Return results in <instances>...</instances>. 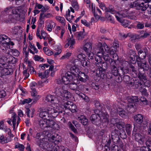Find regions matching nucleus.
I'll use <instances>...</instances> for the list:
<instances>
[{
	"mask_svg": "<svg viewBox=\"0 0 151 151\" xmlns=\"http://www.w3.org/2000/svg\"><path fill=\"white\" fill-rule=\"evenodd\" d=\"M55 93L59 96L55 97L53 95L49 94L47 96L45 100L48 102H50L54 104H61L71 97L70 93L67 90L65 86L57 87L56 88Z\"/></svg>",
	"mask_w": 151,
	"mask_h": 151,
	"instance_id": "f257e3e1",
	"label": "nucleus"
},
{
	"mask_svg": "<svg viewBox=\"0 0 151 151\" xmlns=\"http://www.w3.org/2000/svg\"><path fill=\"white\" fill-rule=\"evenodd\" d=\"M105 56L104 57V60L107 62H109L110 63V69L111 73H110L111 76L109 75V76H108V75H106V76L108 78L110 79L112 78V74L115 76H118V68L117 63L118 62L117 61L118 58V56L116 54H114L113 56V59L111 57L107 56Z\"/></svg>",
	"mask_w": 151,
	"mask_h": 151,
	"instance_id": "f03ea898",
	"label": "nucleus"
},
{
	"mask_svg": "<svg viewBox=\"0 0 151 151\" xmlns=\"http://www.w3.org/2000/svg\"><path fill=\"white\" fill-rule=\"evenodd\" d=\"M139 100L145 105H147L148 103L146 99L144 97H141L139 99L137 96H132L128 99L127 106L128 108H127V110L128 111L129 110H130V109H133V108H134V106H135V104L138 102Z\"/></svg>",
	"mask_w": 151,
	"mask_h": 151,
	"instance_id": "7ed1b4c3",
	"label": "nucleus"
},
{
	"mask_svg": "<svg viewBox=\"0 0 151 151\" xmlns=\"http://www.w3.org/2000/svg\"><path fill=\"white\" fill-rule=\"evenodd\" d=\"M68 100L61 104L63 106L65 110H61L60 111H59V112H60L61 113L64 112V113H68L70 112L67 111L68 110L70 111L73 113L77 112L76 111L77 107L76 105L72 102L67 101Z\"/></svg>",
	"mask_w": 151,
	"mask_h": 151,
	"instance_id": "20e7f679",
	"label": "nucleus"
},
{
	"mask_svg": "<svg viewBox=\"0 0 151 151\" xmlns=\"http://www.w3.org/2000/svg\"><path fill=\"white\" fill-rule=\"evenodd\" d=\"M53 118L54 117L52 116V119L49 117L46 120L47 127H50L53 129L58 130L59 128V126L52 120Z\"/></svg>",
	"mask_w": 151,
	"mask_h": 151,
	"instance_id": "39448f33",
	"label": "nucleus"
},
{
	"mask_svg": "<svg viewBox=\"0 0 151 151\" xmlns=\"http://www.w3.org/2000/svg\"><path fill=\"white\" fill-rule=\"evenodd\" d=\"M37 111L41 113H55L58 112V111L50 107H43L39 108Z\"/></svg>",
	"mask_w": 151,
	"mask_h": 151,
	"instance_id": "423d86ee",
	"label": "nucleus"
},
{
	"mask_svg": "<svg viewBox=\"0 0 151 151\" xmlns=\"http://www.w3.org/2000/svg\"><path fill=\"white\" fill-rule=\"evenodd\" d=\"M124 123L122 121L119 122L118 123L116 124V125L117 128L120 130L119 131L120 136L122 138L124 139L127 137L125 132L123 129V128H124Z\"/></svg>",
	"mask_w": 151,
	"mask_h": 151,
	"instance_id": "0eeeda50",
	"label": "nucleus"
},
{
	"mask_svg": "<svg viewBox=\"0 0 151 151\" xmlns=\"http://www.w3.org/2000/svg\"><path fill=\"white\" fill-rule=\"evenodd\" d=\"M135 140L141 145H143L146 142V139L142 134L136 133L134 135Z\"/></svg>",
	"mask_w": 151,
	"mask_h": 151,
	"instance_id": "6e6552de",
	"label": "nucleus"
},
{
	"mask_svg": "<svg viewBox=\"0 0 151 151\" xmlns=\"http://www.w3.org/2000/svg\"><path fill=\"white\" fill-rule=\"evenodd\" d=\"M12 124L14 128H15L16 124H17V126H18L19 124L20 119L18 115L16 114H14L13 116H12L11 118Z\"/></svg>",
	"mask_w": 151,
	"mask_h": 151,
	"instance_id": "1a4fd4ad",
	"label": "nucleus"
},
{
	"mask_svg": "<svg viewBox=\"0 0 151 151\" xmlns=\"http://www.w3.org/2000/svg\"><path fill=\"white\" fill-rule=\"evenodd\" d=\"M138 55L136 56L137 62H140L142 60H143L146 58L147 55L145 54L143 52L142 50H141L138 51Z\"/></svg>",
	"mask_w": 151,
	"mask_h": 151,
	"instance_id": "9d476101",
	"label": "nucleus"
},
{
	"mask_svg": "<svg viewBox=\"0 0 151 151\" xmlns=\"http://www.w3.org/2000/svg\"><path fill=\"white\" fill-rule=\"evenodd\" d=\"M78 75V79L81 81L83 82H85L88 78V76L84 73L81 72H79Z\"/></svg>",
	"mask_w": 151,
	"mask_h": 151,
	"instance_id": "9b49d317",
	"label": "nucleus"
},
{
	"mask_svg": "<svg viewBox=\"0 0 151 151\" xmlns=\"http://www.w3.org/2000/svg\"><path fill=\"white\" fill-rule=\"evenodd\" d=\"M137 76L139 80L142 82L146 81L147 79L145 71H142L141 70V69H139V73Z\"/></svg>",
	"mask_w": 151,
	"mask_h": 151,
	"instance_id": "f8f14e48",
	"label": "nucleus"
},
{
	"mask_svg": "<svg viewBox=\"0 0 151 151\" xmlns=\"http://www.w3.org/2000/svg\"><path fill=\"white\" fill-rule=\"evenodd\" d=\"M139 63H138V66H139V69H141V70L143 69V71H147L149 69V66L147 63L144 62V63H142L139 62Z\"/></svg>",
	"mask_w": 151,
	"mask_h": 151,
	"instance_id": "ddd939ff",
	"label": "nucleus"
},
{
	"mask_svg": "<svg viewBox=\"0 0 151 151\" xmlns=\"http://www.w3.org/2000/svg\"><path fill=\"white\" fill-rule=\"evenodd\" d=\"M149 4H145L144 3L142 2L141 3L138 4L137 9L140 10L142 11H144L146 10L148 7H149Z\"/></svg>",
	"mask_w": 151,
	"mask_h": 151,
	"instance_id": "4468645a",
	"label": "nucleus"
},
{
	"mask_svg": "<svg viewBox=\"0 0 151 151\" xmlns=\"http://www.w3.org/2000/svg\"><path fill=\"white\" fill-rule=\"evenodd\" d=\"M9 50H8V51L7 53L8 54V55L7 56V57L6 58H5V59L4 60L5 62H6H6H8L9 63H10L14 64L16 61V59L11 55H9Z\"/></svg>",
	"mask_w": 151,
	"mask_h": 151,
	"instance_id": "2eb2a0df",
	"label": "nucleus"
},
{
	"mask_svg": "<svg viewBox=\"0 0 151 151\" xmlns=\"http://www.w3.org/2000/svg\"><path fill=\"white\" fill-rule=\"evenodd\" d=\"M9 38L7 36L5 35H0V43L3 45L6 44L9 42Z\"/></svg>",
	"mask_w": 151,
	"mask_h": 151,
	"instance_id": "dca6fc26",
	"label": "nucleus"
},
{
	"mask_svg": "<svg viewBox=\"0 0 151 151\" xmlns=\"http://www.w3.org/2000/svg\"><path fill=\"white\" fill-rule=\"evenodd\" d=\"M105 70L99 68L96 71V76L99 77V79L101 78H103L104 76Z\"/></svg>",
	"mask_w": 151,
	"mask_h": 151,
	"instance_id": "f3484780",
	"label": "nucleus"
},
{
	"mask_svg": "<svg viewBox=\"0 0 151 151\" xmlns=\"http://www.w3.org/2000/svg\"><path fill=\"white\" fill-rule=\"evenodd\" d=\"M92 48L91 43L90 42L86 43L84 46L83 49L86 53L91 52Z\"/></svg>",
	"mask_w": 151,
	"mask_h": 151,
	"instance_id": "a211bd4d",
	"label": "nucleus"
},
{
	"mask_svg": "<svg viewBox=\"0 0 151 151\" xmlns=\"http://www.w3.org/2000/svg\"><path fill=\"white\" fill-rule=\"evenodd\" d=\"M94 103L95 107L97 109H95L93 110L94 112V113H100L101 112V113H102V112L101 111L100 109V104L99 103V101H98L95 100L94 101Z\"/></svg>",
	"mask_w": 151,
	"mask_h": 151,
	"instance_id": "6ab92c4d",
	"label": "nucleus"
},
{
	"mask_svg": "<svg viewBox=\"0 0 151 151\" xmlns=\"http://www.w3.org/2000/svg\"><path fill=\"white\" fill-rule=\"evenodd\" d=\"M74 36L77 39L82 40L84 38L85 35L83 32H79L75 33Z\"/></svg>",
	"mask_w": 151,
	"mask_h": 151,
	"instance_id": "aec40b11",
	"label": "nucleus"
},
{
	"mask_svg": "<svg viewBox=\"0 0 151 151\" xmlns=\"http://www.w3.org/2000/svg\"><path fill=\"white\" fill-rule=\"evenodd\" d=\"M78 119L79 122L83 125H86L87 124L88 119L85 116L81 115L78 117Z\"/></svg>",
	"mask_w": 151,
	"mask_h": 151,
	"instance_id": "412c9836",
	"label": "nucleus"
},
{
	"mask_svg": "<svg viewBox=\"0 0 151 151\" xmlns=\"http://www.w3.org/2000/svg\"><path fill=\"white\" fill-rule=\"evenodd\" d=\"M143 117L141 114H138L134 117L135 121L138 123L140 124L143 121Z\"/></svg>",
	"mask_w": 151,
	"mask_h": 151,
	"instance_id": "4be33fe9",
	"label": "nucleus"
},
{
	"mask_svg": "<svg viewBox=\"0 0 151 151\" xmlns=\"http://www.w3.org/2000/svg\"><path fill=\"white\" fill-rule=\"evenodd\" d=\"M52 16V15L49 13L44 14V13H41L40 16V20L41 21L45 18H48Z\"/></svg>",
	"mask_w": 151,
	"mask_h": 151,
	"instance_id": "5701e85b",
	"label": "nucleus"
},
{
	"mask_svg": "<svg viewBox=\"0 0 151 151\" xmlns=\"http://www.w3.org/2000/svg\"><path fill=\"white\" fill-rule=\"evenodd\" d=\"M98 65H96L98 67H99L100 69L105 70L107 69L108 67V65L106 62H103L102 63H101L100 64H98Z\"/></svg>",
	"mask_w": 151,
	"mask_h": 151,
	"instance_id": "b1692460",
	"label": "nucleus"
},
{
	"mask_svg": "<svg viewBox=\"0 0 151 151\" xmlns=\"http://www.w3.org/2000/svg\"><path fill=\"white\" fill-rule=\"evenodd\" d=\"M10 141L11 140L7 139L6 137H5L3 135H0V143L4 144Z\"/></svg>",
	"mask_w": 151,
	"mask_h": 151,
	"instance_id": "393cba45",
	"label": "nucleus"
},
{
	"mask_svg": "<svg viewBox=\"0 0 151 151\" xmlns=\"http://www.w3.org/2000/svg\"><path fill=\"white\" fill-rule=\"evenodd\" d=\"M106 12L107 13L110 12L112 14H119L118 12L117 13L116 11L115 10L114 7L112 6H109L108 9H107L106 10Z\"/></svg>",
	"mask_w": 151,
	"mask_h": 151,
	"instance_id": "a878e982",
	"label": "nucleus"
},
{
	"mask_svg": "<svg viewBox=\"0 0 151 151\" xmlns=\"http://www.w3.org/2000/svg\"><path fill=\"white\" fill-rule=\"evenodd\" d=\"M130 70L131 72V73L132 75V77H136L137 76V71L136 70V68H135L133 66H131Z\"/></svg>",
	"mask_w": 151,
	"mask_h": 151,
	"instance_id": "bb28decb",
	"label": "nucleus"
},
{
	"mask_svg": "<svg viewBox=\"0 0 151 151\" xmlns=\"http://www.w3.org/2000/svg\"><path fill=\"white\" fill-rule=\"evenodd\" d=\"M70 70L73 76H76L78 74V68L76 66H74L71 67L70 68Z\"/></svg>",
	"mask_w": 151,
	"mask_h": 151,
	"instance_id": "cd10ccee",
	"label": "nucleus"
},
{
	"mask_svg": "<svg viewBox=\"0 0 151 151\" xmlns=\"http://www.w3.org/2000/svg\"><path fill=\"white\" fill-rule=\"evenodd\" d=\"M103 46L104 47V49L108 53H110L111 54L112 53L113 54V55H112V57L113 58V56L114 54H116V53H114V51H111L110 50L109 47V46L107 45L106 43H103Z\"/></svg>",
	"mask_w": 151,
	"mask_h": 151,
	"instance_id": "c85d7f7f",
	"label": "nucleus"
},
{
	"mask_svg": "<svg viewBox=\"0 0 151 151\" xmlns=\"http://www.w3.org/2000/svg\"><path fill=\"white\" fill-rule=\"evenodd\" d=\"M82 65L83 67H89L90 66V62L87 60L84 59L81 61Z\"/></svg>",
	"mask_w": 151,
	"mask_h": 151,
	"instance_id": "c756f323",
	"label": "nucleus"
},
{
	"mask_svg": "<svg viewBox=\"0 0 151 151\" xmlns=\"http://www.w3.org/2000/svg\"><path fill=\"white\" fill-rule=\"evenodd\" d=\"M71 5L72 7L74 8L76 10H78L79 7L78 4L76 0H72Z\"/></svg>",
	"mask_w": 151,
	"mask_h": 151,
	"instance_id": "7c9ffc66",
	"label": "nucleus"
},
{
	"mask_svg": "<svg viewBox=\"0 0 151 151\" xmlns=\"http://www.w3.org/2000/svg\"><path fill=\"white\" fill-rule=\"evenodd\" d=\"M39 116L40 117L45 120H47L49 117H50L51 119L52 118V114H39Z\"/></svg>",
	"mask_w": 151,
	"mask_h": 151,
	"instance_id": "2f4dec72",
	"label": "nucleus"
},
{
	"mask_svg": "<svg viewBox=\"0 0 151 151\" xmlns=\"http://www.w3.org/2000/svg\"><path fill=\"white\" fill-rule=\"evenodd\" d=\"M70 80H71L66 76L63 77L61 79L62 83L65 85L69 84Z\"/></svg>",
	"mask_w": 151,
	"mask_h": 151,
	"instance_id": "473e14b6",
	"label": "nucleus"
},
{
	"mask_svg": "<svg viewBox=\"0 0 151 151\" xmlns=\"http://www.w3.org/2000/svg\"><path fill=\"white\" fill-rule=\"evenodd\" d=\"M67 40L69 44L70 45L69 48L72 49L73 47V46L75 43V40L71 38H69L67 39Z\"/></svg>",
	"mask_w": 151,
	"mask_h": 151,
	"instance_id": "72a5a7b5",
	"label": "nucleus"
},
{
	"mask_svg": "<svg viewBox=\"0 0 151 151\" xmlns=\"http://www.w3.org/2000/svg\"><path fill=\"white\" fill-rule=\"evenodd\" d=\"M69 87L71 90L75 91L77 89L78 86L76 83L73 82L69 83Z\"/></svg>",
	"mask_w": 151,
	"mask_h": 151,
	"instance_id": "f704fd0d",
	"label": "nucleus"
},
{
	"mask_svg": "<svg viewBox=\"0 0 151 151\" xmlns=\"http://www.w3.org/2000/svg\"><path fill=\"white\" fill-rule=\"evenodd\" d=\"M40 125L42 129H44L47 127V125L46 121L41 120L40 122Z\"/></svg>",
	"mask_w": 151,
	"mask_h": 151,
	"instance_id": "c9c22d12",
	"label": "nucleus"
},
{
	"mask_svg": "<svg viewBox=\"0 0 151 151\" xmlns=\"http://www.w3.org/2000/svg\"><path fill=\"white\" fill-rule=\"evenodd\" d=\"M56 19L57 20H58L59 22L62 23L63 26H65V21L64 18L59 16H57L56 17Z\"/></svg>",
	"mask_w": 151,
	"mask_h": 151,
	"instance_id": "e433bc0d",
	"label": "nucleus"
},
{
	"mask_svg": "<svg viewBox=\"0 0 151 151\" xmlns=\"http://www.w3.org/2000/svg\"><path fill=\"white\" fill-rule=\"evenodd\" d=\"M136 27L138 29H143L144 27V23L143 22H137Z\"/></svg>",
	"mask_w": 151,
	"mask_h": 151,
	"instance_id": "4c0bfd02",
	"label": "nucleus"
},
{
	"mask_svg": "<svg viewBox=\"0 0 151 151\" xmlns=\"http://www.w3.org/2000/svg\"><path fill=\"white\" fill-rule=\"evenodd\" d=\"M4 66H1L0 67V77H2L3 76H6L5 68H4Z\"/></svg>",
	"mask_w": 151,
	"mask_h": 151,
	"instance_id": "58836bf2",
	"label": "nucleus"
},
{
	"mask_svg": "<svg viewBox=\"0 0 151 151\" xmlns=\"http://www.w3.org/2000/svg\"><path fill=\"white\" fill-rule=\"evenodd\" d=\"M139 91L143 96H147L148 95L147 90L145 88H143L141 86L139 88Z\"/></svg>",
	"mask_w": 151,
	"mask_h": 151,
	"instance_id": "ea45409f",
	"label": "nucleus"
},
{
	"mask_svg": "<svg viewBox=\"0 0 151 151\" xmlns=\"http://www.w3.org/2000/svg\"><path fill=\"white\" fill-rule=\"evenodd\" d=\"M15 147L18 148L21 151H23L24 149V147L22 145L19 143H16L15 144Z\"/></svg>",
	"mask_w": 151,
	"mask_h": 151,
	"instance_id": "a19ab883",
	"label": "nucleus"
},
{
	"mask_svg": "<svg viewBox=\"0 0 151 151\" xmlns=\"http://www.w3.org/2000/svg\"><path fill=\"white\" fill-rule=\"evenodd\" d=\"M70 11L69 9L66 12L65 14V18L68 21L70 22H72V18H70Z\"/></svg>",
	"mask_w": 151,
	"mask_h": 151,
	"instance_id": "79ce46f5",
	"label": "nucleus"
},
{
	"mask_svg": "<svg viewBox=\"0 0 151 151\" xmlns=\"http://www.w3.org/2000/svg\"><path fill=\"white\" fill-rule=\"evenodd\" d=\"M132 79V78H130V77L127 75H125L123 77V80L127 84L129 83V81L131 80Z\"/></svg>",
	"mask_w": 151,
	"mask_h": 151,
	"instance_id": "37998d69",
	"label": "nucleus"
},
{
	"mask_svg": "<svg viewBox=\"0 0 151 151\" xmlns=\"http://www.w3.org/2000/svg\"><path fill=\"white\" fill-rule=\"evenodd\" d=\"M6 75H12L13 72V69L10 68H5Z\"/></svg>",
	"mask_w": 151,
	"mask_h": 151,
	"instance_id": "c03bdc74",
	"label": "nucleus"
},
{
	"mask_svg": "<svg viewBox=\"0 0 151 151\" xmlns=\"http://www.w3.org/2000/svg\"><path fill=\"white\" fill-rule=\"evenodd\" d=\"M114 108L113 109H114V111L115 110V111H114V113H122L123 112H126L125 110L123 109L122 108H118L117 109H115V108L114 107V106L116 107L115 105H114Z\"/></svg>",
	"mask_w": 151,
	"mask_h": 151,
	"instance_id": "a18cd8bd",
	"label": "nucleus"
},
{
	"mask_svg": "<svg viewBox=\"0 0 151 151\" xmlns=\"http://www.w3.org/2000/svg\"><path fill=\"white\" fill-rule=\"evenodd\" d=\"M106 16L107 18L108 21H109L111 23H114V19L111 17V16L110 15L109 13H106Z\"/></svg>",
	"mask_w": 151,
	"mask_h": 151,
	"instance_id": "49530a36",
	"label": "nucleus"
},
{
	"mask_svg": "<svg viewBox=\"0 0 151 151\" xmlns=\"http://www.w3.org/2000/svg\"><path fill=\"white\" fill-rule=\"evenodd\" d=\"M100 56V55H97L95 57V60L97 62L96 63L97 65H98V64H100L101 63L102 61V59Z\"/></svg>",
	"mask_w": 151,
	"mask_h": 151,
	"instance_id": "de8ad7c7",
	"label": "nucleus"
},
{
	"mask_svg": "<svg viewBox=\"0 0 151 151\" xmlns=\"http://www.w3.org/2000/svg\"><path fill=\"white\" fill-rule=\"evenodd\" d=\"M118 76H123L124 75L123 67H118Z\"/></svg>",
	"mask_w": 151,
	"mask_h": 151,
	"instance_id": "09e8293b",
	"label": "nucleus"
},
{
	"mask_svg": "<svg viewBox=\"0 0 151 151\" xmlns=\"http://www.w3.org/2000/svg\"><path fill=\"white\" fill-rule=\"evenodd\" d=\"M131 125L128 124L126 125V131L128 135H130L131 134Z\"/></svg>",
	"mask_w": 151,
	"mask_h": 151,
	"instance_id": "8fccbe9b",
	"label": "nucleus"
},
{
	"mask_svg": "<svg viewBox=\"0 0 151 151\" xmlns=\"http://www.w3.org/2000/svg\"><path fill=\"white\" fill-rule=\"evenodd\" d=\"M99 51H98L97 52L98 54L99 53H101L102 54L101 56H102L103 55H104V51L102 44H100V45H99Z\"/></svg>",
	"mask_w": 151,
	"mask_h": 151,
	"instance_id": "3c124183",
	"label": "nucleus"
},
{
	"mask_svg": "<svg viewBox=\"0 0 151 151\" xmlns=\"http://www.w3.org/2000/svg\"><path fill=\"white\" fill-rule=\"evenodd\" d=\"M121 23L122 25L125 27H127L129 25V22L127 20L125 19L122 20Z\"/></svg>",
	"mask_w": 151,
	"mask_h": 151,
	"instance_id": "603ef678",
	"label": "nucleus"
},
{
	"mask_svg": "<svg viewBox=\"0 0 151 151\" xmlns=\"http://www.w3.org/2000/svg\"><path fill=\"white\" fill-rule=\"evenodd\" d=\"M138 4L139 3H138L137 1H136L130 3L129 4V6L131 8L136 7H137L136 8L137 9L138 6Z\"/></svg>",
	"mask_w": 151,
	"mask_h": 151,
	"instance_id": "864d4df0",
	"label": "nucleus"
},
{
	"mask_svg": "<svg viewBox=\"0 0 151 151\" xmlns=\"http://www.w3.org/2000/svg\"><path fill=\"white\" fill-rule=\"evenodd\" d=\"M129 37H131V40L132 41L138 39L139 35L136 34H131L130 33V36H129Z\"/></svg>",
	"mask_w": 151,
	"mask_h": 151,
	"instance_id": "5fc2aeb1",
	"label": "nucleus"
},
{
	"mask_svg": "<svg viewBox=\"0 0 151 151\" xmlns=\"http://www.w3.org/2000/svg\"><path fill=\"white\" fill-rule=\"evenodd\" d=\"M11 50V49H10ZM11 52L12 55L15 56H18L19 55V52L17 50L15 49H11Z\"/></svg>",
	"mask_w": 151,
	"mask_h": 151,
	"instance_id": "6e6d98bb",
	"label": "nucleus"
},
{
	"mask_svg": "<svg viewBox=\"0 0 151 151\" xmlns=\"http://www.w3.org/2000/svg\"><path fill=\"white\" fill-rule=\"evenodd\" d=\"M86 53L88 56V58L89 60L93 59L94 58V55L92 52H89Z\"/></svg>",
	"mask_w": 151,
	"mask_h": 151,
	"instance_id": "4d7b16f0",
	"label": "nucleus"
},
{
	"mask_svg": "<svg viewBox=\"0 0 151 151\" xmlns=\"http://www.w3.org/2000/svg\"><path fill=\"white\" fill-rule=\"evenodd\" d=\"M6 93L5 91L3 90H0V98L5 97L6 96Z\"/></svg>",
	"mask_w": 151,
	"mask_h": 151,
	"instance_id": "13d9d810",
	"label": "nucleus"
},
{
	"mask_svg": "<svg viewBox=\"0 0 151 151\" xmlns=\"http://www.w3.org/2000/svg\"><path fill=\"white\" fill-rule=\"evenodd\" d=\"M85 55L83 53L80 54L77 56V58L79 60H81V61L82 60L85 59Z\"/></svg>",
	"mask_w": 151,
	"mask_h": 151,
	"instance_id": "bf43d9fd",
	"label": "nucleus"
},
{
	"mask_svg": "<svg viewBox=\"0 0 151 151\" xmlns=\"http://www.w3.org/2000/svg\"><path fill=\"white\" fill-rule=\"evenodd\" d=\"M55 23L53 22H52L51 24L49 23L48 24L47 27V30L51 32L52 31V28L53 27V25H55Z\"/></svg>",
	"mask_w": 151,
	"mask_h": 151,
	"instance_id": "052dcab7",
	"label": "nucleus"
},
{
	"mask_svg": "<svg viewBox=\"0 0 151 151\" xmlns=\"http://www.w3.org/2000/svg\"><path fill=\"white\" fill-rule=\"evenodd\" d=\"M31 95L34 97H36V101H37L38 99L39 96L37 95V93L36 91H31Z\"/></svg>",
	"mask_w": 151,
	"mask_h": 151,
	"instance_id": "680f3d73",
	"label": "nucleus"
},
{
	"mask_svg": "<svg viewBox=\"0 0 151 151\" xmlns=\"http://www.w3.org/2000/svg\"><path fill=\"white\" fill-rule=\"evenodd\" d=\"M69 127L75 133H76L77 132V130L74 127V126L72 125V124L70 122H69L68 123Z\"/></svg>",
	"mask_w": 151,
	"mask_h": 151,
	"instance_id": "e2e57ef3",
	"label": "nucleus"
},
{
	"mask_svg": "<svg viewBox=\"0 0 151 151\" xmlns=\"http://www.w3.org/2000/svg\"><path fill=\"white\" fill-rule=\"evenodd\" d=\"M25 112L26 113H29L30 112H31V113H34L35 111V110L33 108H31L30 109L28 108H25Z\"/></svg>",
	"mask_w": 151,
	"mask_h": 151,
	"instance_id": "0e129e2a",
	"label": "nucleus"
},
{
	"mask_svg": "<svg viewBox=\"0 0 151 151\" xmlns=\"http://www.w3.org/2000/svg\"><path fill=\"white\" fill-rule=\"evenodd\" d=\"M142 82L143 83V85L147 87H149L150 86V81H147V79H146V81H143Z\"/></svg>",
	"mask_w": 151,
	"mask_h": 151,
	"instance_id": "69168bd1",
	"label": "nucleus"
},
{
	"mask_svg": "<svg viewBox=\"0 0 151 151\" xmlns=\"http://www.w3.org/2000/svg\"><path fill=\"white\" fill-rule=\"evenodd\" d=\"M72 73L70 72H68L65 74V76L68 78L70 80H71L73 78V76H72Z\"/></svg>",
	"mask_w": 151,
	"mask_h": 151,
	"instance_id": "338daca9",
	"label": "nucleus"
},
{
	"mask_svg": "<svg viewBox=\"0 0 151 151\" xmlns=\"http://www.w3.org/2000/svg\"><path fill=\"white\" fill-rule=\"evenodd\" d=\"M34 58V59L35 61H42L43 60V58L37 55H35Z\"/></svg>",
	"mask_w": 151,
	"mask_h": 151,
	"instance_id": "774afa93",
	"label": "nucleus"
}]
</instances>
